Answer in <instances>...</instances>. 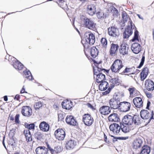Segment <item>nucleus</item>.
Returning <instances> with one entry per match:
<instances>
[{
    "instance_id": "ea45409f",
    "label": "nucleus",
    "mask_w": 154,
    "mask_h": 154,
    "mask_svg": "<svg viewBox=\"0 0 154 154\" xmlns=\"http://www.w3.org/2000/svg\"><path fill=\"white\" fill-rule=\"evenodd\" d=\"M128 16V15L124 11L122 12V17L124 23L127 21Z\"/></svg>"
},
{
    "instance_id": "680f3d73",
    "label": "nucleus",
    "mask_w": 154,
    "mask_h": 154,
    "mask_svg": "<svg viewBox=\"0 0 154 154\" xmlns=\"http://www.w3.org/2000/svg\"><path fill=\"white\" fill-rule=\"evenodd\" d=\"M148 71V69L147 67H144L142 69L141 72H140L141 74H142V73H147V72Z\"/></svg>"
},
{
    "instance_id": "603ef678",
    "label": "nucleus",
    "mask_w": 154,
    "mask_h": 154,
    "mask_svg": "<svg viewBox=\"0 0 154 154\" xmlns=\"http://www.w3.org/2000/svg\"><path fill=\"white\" fill-rule=\"evenodd\" d=\"M25 137L27 142L31 141L32 140L31 134L26 135V136H25Z\"/></svg>"
},
{
    "instance_id": "c756f323",
    "label": "nucleus",
    "mask_w": 154,
    "mask_h": 154,
    "mask_svg": "<svg viewBox=\"0 0 154 154\" xmlns=\"http://www.w3.org/2000/svg\"><path fill=\"white\" fill-rule=\"evenodd\" d=\"M151 148L148 146L144 145L142 146L140 154H149Z\"/></svg>"
},
{
    "instance_id": "37998d69",
    "label": "nucleus",
    "mask_w": 154,
    "mask_h": 154,
    "mask_svg": "<svg viewBox=\"0 0 154 154\" xmlns=\"http://www.w3.org/2000/svg\"><path fill=\"white\" fill-rule=\"evenodd\" d=\"M100 42L103 46L105 47L106 46L107 44V42L106 38H102Z\"/></svg>"
},
{
    "instance_id": "412c9836",
    "label": "nucleus",
    "mask_w": 154,
    "mask_h": 154,
    "mask_svg": "<svg viewBox=\"0 0 154 154\" xmlns=\"http://www.w3.org/2000/svg\"><path fill=\"white\" fill-rule=\"evenodd\" d=\"M108 119L109 122H118L120 120L118 115L115 113L110 114L108 117Z\"/></svg>"
},
{
    "instance_id": "bf43d9fd",
    "label": "nucleus",
    "mask_w": 154,
    "mask_h": 154,
    "mask_svg": "<svg viewBox=\"0 0 154 154\" xmlns=\"http://www.w3.org/2000/svg\"><path fill=\"white\" fill-rule=\"evenodd\" d=\"M117 139V140H126L128 138V137H116Z\"/></svg>"
},
{
    "instance_id": "72a5a7b5",
    "label": "nucleus",
    "mask_w": 154,
    "mask_h": 154,
    "mask_svg": "<svg viewBox=\"0 0 154 154\" xmlns=\"http://www.w3.org/2000/svg\"><path fill=\"white\" fill-rule=\"evenodd\" d=\"M43 137V134L39 132L35 133L34 134V137L38 140L41 141Z\"/></svg>"
},
{
    "instance_id": "bb28decb",
    "label": "nucleus",
    "mask_w": 154,
    "mask_h": 154,
    "mask_svg": "<svg viewBox=\"0 0 154 154\" xmlns=\"http://www.w3.org/2000/svg\"><path fill=\"white\" fill-rule=\"evenodd\" d=\"M143 142L141 139L139 138H137L134 140L133 143L134 148L136 149L140 148Z\"/></svg>"
},
{
    "instance_id": "4468645a",
    "label": "nucleus",
    "mask_w": 154,
    "mask_h": 154,
    "mask_svg": "<svg viewBox=\"0 0 154 154\" xmlns=\"http://www.w3.org/2000/svg\"><path fill=\"white\" fill-rule=\"evenodd\" d=\"M66 122L68 125L72 126H77L78 123L75 119L74 117L71 115L68 116L66 118Z\"/></svg>"
},
{
    "instance_id": "6e6d98bb",
    "label": "nucleus",
    "mask_w": 154,
    "mask_h": 154,
    "mask_svg": "<svg viewBox=\"0 0 154 154\" xmlns=\"http://www.w3.org/2000/svg\"><path fill=\"white\" fill-rule=\"evenodd\" d=\"M154 115V114L153 111V110H152L151 114V117H150L149 119L148 122L147 123V124H149L150 122L151 121V120L152 119H153Z\"/></svg>"
},
{
    "instance_id": "9d476101",
    "label": "nucleus",
    "mask_w": 154,
    "mask_h": 154,
    "mask_svg": "<svg viewBox=\"0 0 154 154\" xmlns=\"http://www.w3.org/2000/svg\"><path fill=\"white\" fill-rule=\"evenodd\" d=\"M108 34L112 36L116 37H118L119 35L118 29L114 26H112L108 28Z\"/></svg>"
},
{
    "instance_id": "a19ab883",
    "label": "nucleus",
    "mask_w": 154,
    "mask_h": 154,
    "mask_svg": "<svg viewBox=\"0 0 154 154\" xmlns=\"http://www.w3.org/2000/svg\"><path fill=\"white\" fill-rule=\"evenodd\" d=\"M145 60V57L143 55L142 56V57L141 59V62L139 65L137 67V68L140 69L142 66L143 65Z\"/></svg>"
},
{
    "instance_id": "393cba45",
    "label": "nucleus",
    "mask_w": 154,
    "mask_h": 154,
    "mask_svg": "<svg viewBox=\"0 0 154 154\" xmlns=\"http://www.w3.org/2000/svg\"><path fill=\"white\" fill-rule=\"evenodd\" d=\"M15 132L14 131V132H11L10 133V134L11 135V138L10 139L8 142V144L9 146H11L13 148V150L14 149V148L16 146V144L15 142V140L13 138L14 135L15 134Z\"/></svg>"
},
{
    "instance_id": "a18cd8bd",
    "label": "nucleus",
    "mask_w": 154,
    "mask_h": 154,
    "mask_svg": "<svg viewBox=\"0 0 154 154\" xmlns=\"http://www.w3.org/2000/svg\"><path fill=\"white\" fill-rule=\"evenodd\" d=\"M46 144L47 147L46 149H47L48 150H49L51 154H55V153H54V150L51 147L48 143L46 142Z\"/></svg>"
},
{
    "instance_id": "b1692460",
    "label": "nucleus",
    "mask_w": 154,
    "mask_h": 154,
    "mask_svg": "<svg viewBox=\"0 0 154 154\" xmlns=\"http://www.w3.org/2000/svg\"><path fill=\"white\" fill-rule=\"evenodd\" d=\"M63 108L67 110H69L73 106V103L72 101H68L66 102L63 101L61 103Z\"/></svg>"
},
{
    "instance_id": "0e129e2a",
    "label": "nucleus",
    "mask_w": 154,
    "mask_h": 154,
    "mask_svg": "<svg viewBox=\"0 0 154 154\" xmlns=\"http://www.w3.org/2000/svg\"><path fill=\"white\" fill-rule=\"evenodd\" d=\"M104 140L106 143L109 144L110 143H111L110 142L109 140H107V137L106 135L104 133Z\"/></svg>"
},
{
    "instance_id": "e433bc0d",
    "label": "nucleus",
    "mask_w": 154,
    "mask_h": 154,
    "mask_svg": "<svg viewBox=\"0 0 154 154\" xmlns=\"http://www.w3.org/2000/svg\"><path fill=\"white\" fill-rule=\"evenodd\" d=\"M135 69V67L134 66L131 68H128L127 67H126L123 72L122 73H120L119 74L123 75L125 73L130 72H132V70L133 69Z\"/></svg>"
},
{
    "instance_id": "5fc2aeb1",
    "label": "nucleus",
    "mask_w": 154,
    "mask_h": 154,
    "mask_svg": "<svg viewBox=\"0 0 154 154\" xmlns=\"http://www.w3.org/2000/svg\"><path fill=\"white\" fill-rule=\"evenodd\" d=\"M154 115V114L153 111V110H152L151 114V117H150L149 119L148 122L147 123V124H149L150 122L151 121V120L152 119H153Z\"/></svg>"
},
{
    "instance_id": "69168bd1",
    "label": "nucleus",
    "mask_w": 154,
    "mask_h": 154,
    "mask_svg": "<svg viewBox=\"0 0 154 154\" xmlns=\"http://www.w3.org/2000/svg\"><path fill=\"white\" fill-rule=\"evenodd\" d=\"M145 93L148 98H151L152 97V94L151 93H148L147 91L145 92Z\"/></svg>"
},
{
    "instance_id": "4d7b16f0",
    "label": "nucleus",
    "mask_w": 154,
    "mask_h": 154,
    "mask_svg": "<svg viewBox=\"0 0 154 154\" xmlns=\"http://www.w3.org/2000/svg\"><path fill=\"white\" fill-rule=\"evenodd\" d=\"M154 115V114L153 111V110H152L151 114V117H150L149 119L148 122L147 123V124H149L150 122L151 121V120L152 119H153Z\"/></svg>"
},
{
    "instance_id": "9b49d317",
    "label": "nucleus",
    "mask_w": 154,
    "mask_h": 154,
    "mask_svg": "<svg viewBox=\"0 0 154 154\" xmlns=\"http://www.w3.org/2000/svg\"><path fill=\"white\" fill-rule=\"evenodd\" d=\"M120 109L123 112H125L128 111L130 109L131 103L127 101H123L119 103Z\"/></svg>"
},
{
    "instance_id": "f3484780",
    "label": "nucleus",
    "mask_w": 154,
    "mask_h": 154,
    "mask_svg": "<svg viewBox=\"0 0 154 154\" xmlns=\"http://www.w3.org/2000/svg\"><path fill=\"white\" fill-rule=\"evenodd\" d=\"M145 85L146 90L148 91H153L154 90V83L152 80L149 79L146 80Z\"/></svg>"
},
{
    "instance_id": "13d9d810",
    "label": "nucleus",
    "mask_w": 154,
    "mask_h": 154,
    "mask_svg": "<svg viewBox=\"0 0 154 154\" xmlns=\"http://www.w3.org/2000/svg\"><path fill=\"white\" fill-rule=\"evenodd\" d=\"M23 133L25 136H26V135L31 134L30 131L29 129L24 130L23 131Z\"/></svg>"
},
{
    "instance_id": "79ce46f5",
    "label": "nucleus",
    "mask_w": 154,
    "mask_h": 154,
    "mask_svg": "<svg viewBox=\"0 0 154 154\" xmlns=\"http://www.w3.org/2000/svg\"><path fill=\"white\" fill-rule=\"evenodd\" d=\"M55 134H62V135L64 134L66 135L65 131L62 128H59L57 129L55 132Z\"/></svg>"
},
{
    "instance_id": "3c124183",
    "label": "nucleus",
    "mask_w": 154,
    "mask_h": 154,
    "mask_svg": "<svg viewBox=\"0 0 154 154\" xmlns=\"http://www.w3.org/2000/svg\"><path fill=\"white\" fill-rule=\"evenodd\" d=\"M19 117L20 115L18 114H17L15 117V122L16 124H19L20 123Z\"/></svg>"
},
{
    "instance_id": "f257e3e1",
    "label": "nucleus",
    "mask_w": 154,
    "mask_h": 154,
    "mask_svg": "<svg viewBox=\"0 0 154 154\" xmlns=\"http://www.w3.org/2000/svg\"><path fill=\"white\" fill-rule=\"evenodd\" d=\"M131 21H129L130 25H128L125 28V31L123 33V38L124 39L128 38L133 33V29H135L134 36L131 40L132 42H134L136 40L139 41V32L137 30L136 27L130 19Z\"/></svg>"
},
{
    "instance_id": "0eeeda50",
    "label": "nucleus",
    "mask_w": 154,
    "mask_h": 154,
    "mask_svg": "<svg viewBox=\"0 0 154 154\" xmlns=\"http://www.w3.org/2000/svg\"><path fill=\"white\" fill-rule=\"evenodd\" d=\"M94 119L91 115L89 113L85 114L82 116V121L87 126H90L94 122Z\"/></svg>"
},
{
    "instance_id": "c9c22d12",
    "label": "nucleus",
    "mask_w": 154,
    "mask_h": 154,
    "mask_svg": "<svg viewBox=\"0 0 154 154\" xmlns=\"http://www.w3.org/2000/svg\"><path fill=\"white\" fill-rule=\"evenodd\" d=\"M119 79L118 76H117L116 77L111 79L110 80V82L112 83L113 85H115L117 84L119 85Z\"/></svg>"
},
{
    "instance_id": "c85d7f7f",
    "label": "nucleus",
    "mask_w": 154,
    "mask_h": 154,
    "mask_svg": "<svg viewBox=\"0 0 154 154\" xmlns=\"http://www.w3.org/2000/svg\"><path fill=\"white\" fill-rule=\"evenodd\" d=\"M76 145V142L74 140H70L67 141L66 144V149H70L74 148Z\"/></svg>"
},
{
    "instance_id": "de8ad7c7",
    "label": "nucleus",
    "mask_w": 154,
    "mask_h": 154,
    "mask_svg": "<svg viewBox=\"0 0 154 154\" xmlns=\"http://www.w3.org/2000/svg\"><path fill=\"white\" fill-rule=\"evenodd\" d=\"M94 63V64L96 66V68H97V71H98V69H102L101 68H100L99 67V66L100 64L101 63V61H100L99 62H97V61H96L95 60H93Z\"/></svg>"
},
{
    "instance_id": "aec40b11",
    "label": "nucleus",
    "mask_w": 154,
    "mask_h": 154,
    "mask_svg": "<svg viewBox=\"0 0 154 154\" xmlns=\"http://www.w3.org/2000/svg\"><path fill=\"white\" fill-rule=\"evenodd\" d=\"M99 111L101 114L103 115H108L111 112L109 106L105 105L101 106L99 109Z\"/></svg>"
},
{
    "instance_id": "2f4dec72",
    "label": "nucleus",
    "mask_w": 154,
    "mask_h": 154,
    "mask_svg": "<svg viewBox=\"0 0 154 154\" xmlns=\"http://www.w3.org/2000/svg\"><path fill=\"white\" fill-rule=\"evenodd\" d=\"M88 12L91 15H93L95 14L96 8L94 5L91 4L88 6Z\"/></svg>"
},
{
    "instance_id": "473e14b6",
    "label": "nucleus",
    "mask_w": 154,
    "mask_h": 154,
    "mask_svg": "<svg viewBox=\"0 0 154 154\" xmlns=\"http://www.w3.org/2000/svg\"><path fill=\"white\" fill-rule=\"evenodd\" d=\"M23 72L24 73L25 75H26L25 77L27 78V79H29V80H32L34 79L33 76L31 72L29 70H28L26 69V71H23Z\"/></svg>"
},
{
    "instance_id": "09e8293b",
    "label": "nucleus",
    "mask_w": 154,
    "mask_h": 154,
    "mask_svg": "<svg viewBox=\"0 0 154 154\" xmlns=\"http://www.w3.org/2000/svg\"><path fill=\"white\" fill-rule=\"evenodd\" d=\"M97 17L99 19H101L102 18H104V14L103 13L98 12L97 13Z\"/></svg>"
},
{
    "instance_id": "a878e982",
    "label": "nucleus",
    "mask_w": 154,
    "mask_h": 154,
    "mask_svg": "<svg viewBox=\"0 0 154 154\" xmlns=\"http://www.w3.org/2000/svg\"><path fill=\"white\" fill-rule=\"evenodd\" d=\"M99 86V89L101 91L106 90L109 87V84L106 81H105L100 83Z\"/></svg>"
},
{
    "instance_id": "7c9ffc66",
    "label": "nucleus",
    "mask_w": 154,
    "mask_h": 154,
    "mask_svg": "<svg viewBox=\"0 0 154 154\" xmlns=\"http://www.w3.org/2000/svg\"><path fill=\"white\" fill-rule=\"evenodd\" d=\"M99 51L95 46L91 47L90 49V54L91 56L95 58L98 55Z\"/></svg>"
},
{
    "instance_id": "8fccbe9b",
    "label": "nucleus",
    "mask_w": 154,
    "mask_h": 154,
    "mask_svg": "<svg viewBox=\"0 0 154 154\" xmlns=\"http://www.w3.org/2000/svg\"><path fill=\"white\" fill-rule=\"evenodd\" d=\"M42 103L41 101H39L38 103H36L35 109L36 110L39 109L40 107H42Z\"/></svg>"
},
{
    "instance_id": "a211bd4d",
    "label": "nucleus",
    "mask_w": 154,
    "mask_h": 154,
    "mask_svg": "<svg viewBox=\"0 0 154 154\" xmlns=\"http://www.w3.org/2000/svg\"><path fill=\"white\" fill-rule=\"evenodd\" d=\"M114 97L115 96H113V98L109 100V105L111 109H119L120 108L119 103L117 101L114 99Z\"/></svg>"
},
{
    "instance_id": "f704fd0d",
    "label": "nucleus",
    "mask_w": 154,
    "mask_h": 154,
    "mask_svg": "<svg viewBox=\"0 0 154 154\" xmlns=\"http://www.w3.org/2000/svg\"><path fill=\"white\" fill-rule=\"evenodd\" d=\"M24 126L26 128L29 130L34 129H35V125L34 123H31L29 124L26 122L25 123Z\"/></svg>"
},
{
    "instance_id": "423d86ee",
    "label": "nucleus",
    "mask_w": 154,
    "mask_h": 154,
    "mask_svg": "<svg viewBox=\"0 0 154 154\" xmlns=\"http://www.w3.org/2000/svg\"><path fill=\"white\" fill-rule=\"evenodd\" d=\"M11 59L12 61L10 62L11 64L13 66V67L16 69L18 70H22L23 67V65L19 60L15 58L14 57H12L11 56L9 57L8 61L11 62Z\"/></svg>"
},
{
    "instance_id": "6ab92c4d",
    "label": "nucleus",
    "mask_w": 154,
    "mask_h": 154,
    "mask_svg": "<svg viewBox=\"0 0 154 154\" xmlns=\"http://www.w3.org/2000/svg\"><path fill=\"white\" fill-rule=\"evenodd\" d=\"M40 130L43 132H47L50 129V125L49 124L45 121L41 122L39 125Z\"/></svg>"
},
{
    "instance_id": "4be33fe9",
    "label": "nucleus",
    "mask_w": 154,
    "mask_h": 154,
    "mask_svg": "<svg viewBox=\"0 0 154 154\" xmlns=\"http://www.w3.org/2000/svg\"><path fill=\"white\" fill-rule=\"evenodd\" d=\"M119 47L118 44L112 43L111 45V47L109 50L110 54L111 56H113L114 54H117Z\"/></svg>"
},
{
    "instance_id": "338daca9",
    "label": "nucleus",
    "mask_w": 154,
    "mask_h": 154,
    "mask_svg": "<svg viewBox=\"0 0 154 154\" xmlns=\"http://www.w3.org/2000/svg\"><path fill=\"white\" fill-rule=\"evenodd\" d=\"M113 10L115 11L114 13L113 14V15L117 16L119 14V12L118 10L115 7H113Z\"/></svg>"
},
{
    "instance_id": "052dcab7",
    "label": "nucleus",
    "mask_w": 154,
    "mask_h": 154,
    "mask_svg": "<svg viewBox=\"0 0 154 154\" xmlns=\"http://www.w3.org/2000/svg\"><path fill=\"white\" fill-rule=\"evenodd\" d=\"M135 88H129L128 90L129 92V93L130 95H132L134 93V91Z\"/></svg>"
},
{
    "instance_id": "58836bf2",
    "label": "nucleus",
    "mask_w": 154,
    "mask_h": 154,
    "mask_svg": "<svg viewBox=\"0 0 154 154\" xmlns=\"http://www.w3.org/2000/svg\"><path fill=\"white\" fill-rule=\"evenodd\" d=\"M65 114L64 113L62 112H60L58 113V119L59 121H63L65 117Z\"/></svg>"
},
{
    "instance_id": "864d4df0",
    "label": "nucleus",
    "mask_w": 154,
    "mask_h": 154,
    "mask_svg": "<svg viewBox=\"0 0 154 154\" xmlns=\"http://www.w3.org/2000/svg\"><path fill=\"white\" fill-rule=\"evenodd\" d=\"M111 89L112 88H110V87L106 91L102 93L103 95H106L109 94L110 92Z\"/></svg>"
},
{
    "instance_id": "20e7f679",
    "label": "nucleus",
    "mask_w": 154,
    "mask_h": 154,
    "mask_svg": "<svg viewBox=\"0 0 154 154\" xmlns=\"http://www.w3.org/2000/svg\"><path fill=\"white\" fill-rule=\"evenodd\" d=\"M80 19L83 21L85 27L91 30L96 29V24L92 19L88 18L83 15L81 16Z\"/></svg>"
},
{
    "instance_id": "2eb2a0df",
    "label": "nucleus",
    "mask_w": 154,
    "mask_h": 154,
    "mask_svg": "<svg viewBox=\"0 0 154 154\" xmlns=\"http://www.w3.org/2000/svg\"><path fill=\"white\" fill-rule=\"evenodd\" d=\"M133 102L135 107L137 108H140L143 106V102L140 97H137L134 98L133 100Z\"/></svg>"
},
{
    "instance_id": "5701e85b",
    "label": "nucleus",
    "mask_w": 154,
    "mask_h": 154,
    "mask_svg": "<svg viewBox=\"0 0 154 154\" xmlns=\"http://www.w3.org/2000/svg\"><path fill=\"white\" fill-rule=\"evenodd\" d=\"M36 154H47L48 150L45 146H40L35 149Z\"/></svg>"
},
{
    "instance_id": "dca6fc26",
    "label": "nucleus",
    "mask_w": 154,
    "mask_h": 154,
    "mask_svg": "<svg viewBox=\"0 0 154 154\" xmlns=\"http://www.w3.org/2000/svg\"><path fill=\"white\" fill-rule=\"evenodd\" d=\"M131 48L134 54H137L141 51V47L139 44L135 42L132 45Z\"/></svg>"
},
{
    "instance_id": "f03ea898",
    "label": "nucleus",
    "mask_w": 154,
    "mask_h": 154,
    "mask_svg": "<svg viewBox=\"0 0 154 154\" xmlns=\"http://www.w3.org/2000/svg\"><path fill=\"white\" fill-rule=\"evenodd\" d=\"M140 120V119L139 116L134 115L132 116L127 115L124 116L121 122L130 130L129 125H139L141 124Z\"/></svg>"
},
{
    "instance_id": "7ed1b4c3",
    "label": "nucleus",
    "mask_w": 154,
    "mask_h": 154,
    "mask_svg": "<svg viewBox=\"0 0 154 154\" xmlns=\"http://www.w3.org/2000/svg\"><path fill=\"white\" fill-rule=\"evenodd\" d=\"M109 128L110 130L115 135H118L121 130L124 133H127L129 131V129L121 122H120V125L118 124L113 123L110 125Z\"/></svg>"
},
{
    "instance_id": "e2e57ef3",
    "label": "nucleus",
    "mask_w": 154,
    "mask_h": 154,
    "mask_svg": "<svg viewBox=\"0 0 154 154\" xmlns=\"http://www.w3.org/2000/svg\"><path fill=\"white\" fill-rule=\"evenodd\" d=\"M114 96H115L114 99L115 100H116L118 102V103L120 102V100L121 99V98H120V96L119 97L118 96V95L117 94H116V95H115Z\"/></svg>"
},
{
    "instance_id": "c03bdc74",
    "label": "nucleus",
    "mask_w": 154,
    "mask_h": 154,
    "mask_svg": "<svg viewBox=\"0 0 154 154\" xmlns=\"http://www.w3.org/2000/svg\"><path fill=\"white\" fill-rule=\"evenodd\" d=\"M148 72H147V74L142 73V74L140 73V75L141 81H143L146 78L148 74Z\"/></svg>"
},
{
    "instance_id": "6e6552de",
    "label": "nucleus",
    "mask_w": 154,
    "mask_h": 154,
    "mask_svg": "<svg viewBox=\"0 0 154 154\" xmlns=\"http://www.w3.org/2000/svg\"><path fill=\"white\" fill-rule=\"evenodd\" d=\"M84 37L86 42L91 45H93L95 41V38L94 35L92 32H86L84 34Z\"/></svg>"
},
{
    "instance_id": "ddd939ff",
    "label": "nucleus",
    "mask_w": 154,
    "mask_h": 154,
    "mask_svg": "<svg viewBox=\"0 0 154 154\" xmlns=\"http://www.w3.org/2000/svg\"><path fill=\"white\" fill-rule=\"evenodd\" d=\"M32 109L29 106H23L22 107L21 113L24 116L29 117L32 114Z\"/></svg>"
},
{
    "instance_id": "39448f33",
    "label": "nucleus",
    "mask_w": 154,
    "mask_h": 154,
    "mask_svg": "<svg viewBox=\"0 0 154 154\" xmlns=\"http://www.w3.org/2000/svg\"><path fill=\"white\" fill-rule=\"evenodd\" d=\"M124 66L122 61L119 59L115 60L110 67V69L113 72L119 73V71Z\"/></svg>"
},
{
    "instance_id": "cd10ccee",
    "label": "nucleus",
    "mask_w": 154,
    "mask_h": 154,
    "mask_svg": "<svg viewBox=\"0 0 154 154\" xmlns=\"http://www.w3.org/2000/svg\"><path fill=\"white\" fill-rule=\"evenodd\" d=\"M150 113L147 110H142L140 112V116L141 118L143 119H146L149 118Z\"/></svg>"
},
{
    "instance_id": "4c0bfd02",
    "label": "nucleus",
    "mask_w": 154,
    "mask_h": 154,
    "mask_svg": "<svg viewBox=\"0 0 154 154\" xmlns=\"http://www.w3.org/2000/svg\"><path fill=\"white\" fill-rule=\"evenodd\" d=\"M55 136L56 138L57 139L59 140H64L66 135L64 134L62 135V134H55Z\"/></svg>"
},
{
    "instance_id": "1a4fd4ad",
    "label": "nucleus",
    "mask_w": 154,
    "mask_h": 154,
    "mask_svg": "<svg viewBox=\"0 0 154 154\" xmlns=\"http://www.w3.org/2000/svg\"><path fill=\"white\" fill-rule=\"evenodd\" d=\"M95 69L94 67L93 68V71L94 75H96V82L98 83H100L106 80L105 75L102 74L101 71H98L99 73L97 74L98 72L95 71Z\"/></svg>"
},
{
    "instance_id": "f8f14e48",
    "label": "nucleus",
    "mask_w": 154,
    "mask_h": 154,
    "mask_svg": "<svg viewBox=\"0 0 154 154\" xmlns=\"http://www.w3.org/2000/svg\"><path fill=\"white\" fill-rule=\"evenodd\" d=\"M120 47L119 51L120 54L125 55L128 54V50L129 47L127 44L125 42L122 43L121 44Z\"/></svg>"
},
{
    "instance_id": "49530a36",
    "label": "nucleus",
    "mask_w": 154,
    "mask_h": 154,
    "mask_svg": "<svg viewBox=\"0 0 154 154\" xmlns=\"http://www.w3.org/2000/svg\"><path fill=\"white\" fill-rule=\"evenodd\" d=\"M54 149V152L55 151H56L57 153L60 152L63 149V148L60 146L55 147Z\"/></svg>"
},
{
    "instance_id": "774afa93",
    "label": "nucleus",
    "mask_w": 154,
    "mask_h": 154,
    "mask_svg": "<svg viewBox=\"0 0 154 154\" xmlns=\"http://www.w3.org/2000/svg\"><path fill=\"white\" fill-rule=\"evenodd\" d=\"M110 136L111 137H113V138L112 139V142L113 143H115V142L116 141H117V139L116 137H115L113 135H110Z\"/></svg>"
}]
</instances>
